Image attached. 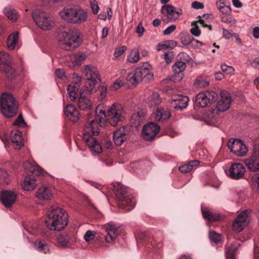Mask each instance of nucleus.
Listing matches in <instances>:
<instances>
[{"label":"nucleus","mask_w":259,"mask_h":259,"mask_svg":"<svg viewBox=\"0 0 259 259\" xmlns=\"http://www.w3.org/2000/svg\"><path fill=\"white\" fill-rule=\"evenodd\" d=\"M170 113L167 109L158 108L155 112V120L163 122L170 117Z\"/></svg>","instance_id":"25"},{"label":"nucleus","mask_w":259,"mask_h":259,"mask_svg":"<svg viewBox=\"0 0 259 259\" xmlns=\"http://www.w3.org/2000/svg\"><path fill=\"white\" fill-rule=\"evenodd\" d=\"M186 64L184 62L178 61L172 67V69L175 73L182 72L186 68Z\"/></svg>","instance_id":"39"},{"label":"nucleus","mask_w":259,"mask_h":259,"mask_svg":"<svg viewBox=\"0 0 259 259\" xmlns=\"http://www.w3.org/2000/svg\"><path fill=\"white\" fill-rule=\"evenodd\" d=\"M191 47L193 49H199L203 45V43L193 37Z\"/></svg>","instance_id":"56"},{"label":"nucleus","mask_w":259,"mask_h":259,"mask_svg":"<svg viewBox=\"0 0 259 259\" xmlns=\"http://www.w3.org/2000/svg\"><path fill=\"white\" fill-rule=\"evenodd\" d=\"M31 15L36 25L42 30H49L55 26V22L50 15L42 10L36 9Z\"/></svg>","instance_id":"8"},{"label":"nucleus","mask_w":259,"mask_h":259,"mask_svg":"<svg viewBox=\"0 0 259 259\" xmlns=\"http://www.w3.org/2000/svg\"><path fill=\"white\" fill-rule=\"evenodd\" d=\"M136 75H137L134 71L130 72L126 76L127 80L132 84H138L140 81Z\"/></svg>","instance_id":"44"},{"label":"nucleus","mask_w":259,"mask_h":259,"mask_svg":"<svg viewBox=\"0 0 259 259\" xmlns=\"http://www.w3.org/2000/svg\"><path fill=\"white\" fill-rule=\"evenodd\" d=\"M61 48L66 51H71L80 45V32L76 29H67L62 32L58 40Z\"/></svg>","instance_id":"4"},{"label":"nucleus","mask_w":259,"mask_h":259,"mask_svg":"<svg viewBox=\"0 0 259 259\" xmlns=\"http://www.w3.org/2000/svg\"><path fill=\"white\" fill-rule=\"evenodd\" d=\"M221 68L223 71L228 74H233L235 71L234 68L233 67L227 65L225 63H222L221 65Z\"/></svg>","instance_id":"47"},{"label":"nucleus","mask_w":259,"mask_h":259,"mask_svg":"<svg viewBox=\"0 0 259 259\" xmlns=\"http://www.w3.org/2000/svg\"><path fill=\"white\" fill-rule=\"evenodd\" d=\"M176 26L175 25H171L168 26L166 29L163 31L164 35H168L172 33L176 29Z\"/></svg>","instance_id":"60"},{"label":"nucleus","mask_w":259,"mask_h":259,"mask_svg":"<svg viewBox=\"0 0 259 259\" xmlns=\"http://www.w3.org/2000/svg\"><path fill=\"white\" fill-rule=\"evenodd\" d=\"M219 10L223 14L225 15L229 14L231 13V9L230 6L224 5L223 7H219Z\"/></svg>","instance_id":"54"},{"label":"nucleus","mask_w":259,"mask_h":259,"mask_svg":"<svg viewBox=\"0 0 259 259\" xmlns=\"http://www.w3.org/2000/svg\"><path fill=\"white\" fill-rule=\"evenodd\" d=\"M130 128L128 127L123 126L113 134V140L115 144L117 146H121L127 139V135L129 133Z\"/></svg>","instance_id":"18"},{"label":"nucleus","mask_w":259,"mask_h":259,"mask_svg":"<svg viewBox=\"0 0 259 259\" xmlns=\"http://www.w3.org/2000/svg\"><path fill=\"white\" fill-rule=\"evenodd\" d=\"M201 211L203 218L209 221H217L220 219L218 214L213 213L207 208H202Z\"/></svg>","instance_id":"30"},{"label":"nucleus","mask_w":259,"mask_h":259,"mask_svg":"<svg viewBox=\"0 0 259 259\" xmlns=\"http://www.w3.org/2000/svg\"><path fill=\"white\" fill-rule=\"evenodd\" d=\"M244 162L249 170L253 172L259 171V144L254 145L252 154Z\"/></svg>","instance_id":"13"},{"label":"nucleus","mask_w":259,"mask_h":259,"mask_svg":"<svg viewBox=\"0 0 259 259\" xmlns=\"http://www.w3.org/2000/svg\"><path fill=\"white\" fill-rule=\"evenodd\" d=\"M145 120V113L142 111H139L134 113L131 118V123L135 127L139 126Z\"/></svg>","instance_id":"28"},{"label":"nucleus","mask_w":259,"mask_h":259,"mask_svg":"<svg viewBox=\"0 0 259 259\" xmlns=\"http://www.w3.org/2000/svg\"><path fill=\"white\" fill-rule=\"evenodd\" d=\"M87 56L84 54L77 53L71 57V60L73 64L76 65L80 64L82 61L85 60Z\"/></svg>","instance_id":"41"},{"label":"nucleus","mask_w":259,"mask_h":259,"mask_svg":"<svg viewBox=\"0 0 259 259\" xmlns=\"http://www.w3.org/2000/svg\"><path fill=\"white\" fill-rule=\"evenodd\" d=\"M192 37L190 34H182L181 35L180 40L181 43L185 46H191Z\"/></svg>","instance_id":"43"},{"label":"nucleus","mask_w":259,"mask_h":259,"mask_svg":"<svg viewBox=\"0 0 259 259\" xmlns=\"http://www.w3.org/2000/svg\"><path fill=\"white\" fill-rule=\"evenodd\" d=\"M250 212V210H243L238 214L236 218L241 223L247 225L249 222L248 215Z\"/></svg>","instance_id":"38"},{"label":"nucleus","mask_w":259,"mask_h":259,"mask_svg":"<svg viewBox=\"0 0 259 259\" xmlns=\"http://www.w3.org/2000/svg\"><path fill=\"white\" fill-rule=\"evenodd\" d=\"M95 234V232L91 230H88L84 236V239L85 241L90 242L94 239Z\"/></svg>","instance_id":"49"},{"label":"nucleus","mask_w":259,"mask_h":259,"mask_svg":"<svg viewBox=\"0 0 259 259\" xmlns=\"http://www.w3.org/2000/svg\"><path fill=\"white\" fill-rule=\"evenodd\" d=\"M128 189L120 183L114 185V191L118 201L119 207L124 209L125 212L132 210L135 206V201L129 195Z\"/></svg>","instance_id":"5"},{"label":"nucleus","mask_w":259,"mask_h":259,"mask_svg":"<svg viewBox=\"0 0 259 259\" xmlns=\"http://www.w3.org/2000/svg\"><path fill=\"white\" fill-rule=\"evenodd\" d=\"M194 84L200 88H203L208 85V82L202 79H197Z\"/></svg>","instance_id":"53"},{"label":"nucleus","mask_w":259,"mask_h":259,"mask_svg":"<svg viewBox=\"0 0 259 259\" xmlns=\"http://www.w3.org/2000/svg\"><path fill=\"white\" fill-rule=\"evenodd\" d=\"M98 92L99 93V100H103L105 98L107 92V88L106 86L102 85L100 86L98 89Z\"/></svg>","instance_id":"48"},{"label":"nucleus","mask_w":259,"mask_h":259,"mask_svg":"<svg viewBox=\"0 0 259 259\" xmlns=\"http://www.w3.org/2000/svg\"><path fill=\"white\" fill-rule=\"evenodd\" d=\"M97 118L95 117L94 119L85 124L82 139L92 151L96 154H99L102 151V147L97 139L93 137L98 135L99 133L97 128Z\"/></svg>","instance_id":"3"},{"label":"nucleus","mask_w":259,"mask_h":259,"mask_svg":"<svg viewBox=\"0 0 259 259\" xmlns=\"http://www.w3.org/2000/svg\"><path fill=\"white\" fill-rule=\"evenodd\" d=\"M229 177L234 180H238L243 178L245 172V168L243 165L239 163H234L229 168Z\"/></svg>","instance_id":"20"},{"label":"nucleus","mask_w":259,"mask_h":259,"mask_svg":"<svg viewBox=\"0 0 259 259\" xmlns=\"http://www.w3.org/2000/svg\"><path fill=\"white\" fill-rule=\"evenodd\" d=\"M59 14L63 20L71 24H80L88 18V14L84 10L76 7L65 8Z\"/></svg>","instance_id":"7"},{"label":"nucleus","mask_w":259,"mask_h":259,"mask_svg":"<svg viewBox=\"0 0 259 259\" xmlns=\"http://www.w3.org/2000/svg\"><path fill=\"white\" fill-rule=\"evenodd\" d=\"M34 247L37 251L44 254H47L50 252L49 245L45 240H36L34 242Z\"/></svg>","instance_id":"27"},{"label":"nucleus","mask_w":259,"mask_h":259,"mask_svg":"<svg viewBox=\"0 0 259 259\" xmlns=\"http://www.w3.org/2000/svg\"><path fill=\"white\" fill-rule=\"evenodd\" d=\"M22 124H25L26 123L23 119L22 114H20L18 116L17 118L16 119V120L13 122V124L14 125L20 126Z\"/></svg>","instance_id":"58"},{"label":"nucleus","mask_w":259,"mask_h":259,"mask_svg":"<svg viewBox=\"0 0 259 259\" xmlns=\"http://www.w3.org/2000/svg\"><path fill=\"white\" fill-rule=\"evenodd\" d=\"M102 229L106 233L105 235V239L109 243L113 242L119 234L117 227L111 223L104 225Z\"/></svg>","instance_id":"15"},{"label":"nucleus","mask_w":259,"mask_h":259,"mask_svg":"<svg viewBox=\"0 0 259 259\" xmlns=\"http://www.w3.org/2000/svg\"><path fill=\"white\" fill-rule=\"evenodd\" d=\"M228 149L236 156L243 157L248 151L246 145L243 141L238 139H231L228 142Z\"/></svg>","instance_id":"12"},{"label":"nucleus","mask_w":259,"mask_h":259,"mask_svg":"<svg viewBox=\"0 0 259 259\" xmlns=\"http://www.w3.org/2000/svg\"><path fill=\"white\" fill-rule=\"evenodd\" d=\"M174 108L176 110L182 111L188 106L189 99L187 96L177 95L172 97Z\"/></svg>","instance_id":"21"},{"label":"nucleus","mask_w":259,"mask_h":259,"mask_svg":"<svg viewBox=\"0 0 259 259\" xmlns=\"http://www.w3.org/2000/svg\"><path fill=\"white\" fill-rule=\"evenodd\" d=\"M177 41L173 40H168L164 42L163 44H158L157 46V50H165L168 49H173L177 46Z\"/></svg>","instance_id":"33"},{"label":"nucleus","mask_w":259,"mask_h":259,"mask_svg":"<svg viewBox=\"0 0 259 259\" xmlns=\"http://www.w3.org/2000/svg\"><path fill=\"white\" fill-rule=\"evenodd\" d=\"M161 101V100L159 94L157 93H154L150 97L148 100V104L150 107L156 106L159 105Z\"/></svg>","instance_id":"37"},{"label":"nucleus","mask_w":259,"mask_h":259,"mask_svg":"<svg viewBox=\"0 0 259 259\" xmlns=\"http://www.w3.org/2000/svg\"><path fill=\"white\" fill-rule=\"evenodd\" d=\"M23 166L34 176H40L44 174L43 169L36 163L27 161L23 164Z\"/></svg>","instance_id":"24"},{"label":"nucleus","mask_w":259,"mask_h":259,"mask_svg":"<svg viewBox=\"0 0 259 259\" xmlns=\"http://www.w3.org/2000/svg\"><path fill=\"white\" fill-rule=\"evenodd\" d=\"M160 130V126L153 122H150L143 127L142 136L148 141L153 140Z\"/></svg>","instance_id":"14"},{"label":"nucleus","mask_w":259,"mask_h":259,"mask_svg":"<svg viewBox=\"0 0 259 259\" xmlns=\"http://www.w3.org/2000/svg\"><path fill=\"white\" fill-rule=\"evenodd\" d=\"M145 29L142 25V23L141 22H140V23H139V24H138V25L136 27V32L137 33H138L139 36L141 37V36L143 35V33L145 31Z\"/></svg>","instance_id":"57"},{"label":"nucleus","mask_w":259,"mask_h":259,"mask_svg":"<svg viewBox=\"0 0 259 259\" xmlns=\"http://www.w3.org/2000/svg\"><path fill=\"white\" fill-rule=\"evenodd\" d=\"M147 68L144 66H141L136 68L134 71L136 74L137 77L140 81L142 80V79L145 77L146 75V72H147Z\"/></svg>","instance_id":"40"},{"label":"nucleus","mask_w":259,"mask_h":259,"mask_svg":"<svg viewBox=\"0 0 259 259\" xmlns=\"http://www.w3.org/2000/svg\"><path fill=\"white\" fill-rule=\"evenodd\" d=\"M254 259H259V244L254 245Z\"/></svg>","instance_id":"64"},{"label":"nucleus","mask_w":259,"mask_h":259,"mask_svg":"<svg viewBox=\"0 0 259 259\" xmlns=\"http://www.w3.org/2000/svg\"><path fill=\"white\" fill-rule=\"evenodd\" d=\"M71 235L67 233H63L58 235L57 241L58 243L62 246H66L69 243Z\"/></svg>","instance_id":"35"},{"label":"nucleus","mask_w":259,"mask_h":259,"mask_svg":"<svg viewBox=\"0 0 259 259\" xmlns=\"http://www.w3.org/2000/svg\"><path fill=\"white\" fill-rule=\"evenodd\" d=\"M82 71L86 77V84L89 85L88 91L91 93L95 85L101 82L99 71L96 67L90 65L84 66Z\"/></svg>","instance_id":"10"},{"label":"nucleus","mask_w":259,"mask_h":259,"mask_svg":"<svg viewBox=\"0 0 259 259\" xmlns=\"http://www.w3.org/2000/svg\"><path fill=\"white\" fill-rule=\"evenodd\" d=\"M91 8L94 14H96L98 13L99 7L96 1H94L91 3Z\"/></svg>","instance_id":"61"},{"label":"nucleus","mask_w":259,"mask_h":259,"mask_svg":"<svg viewBox=\"0 0 259 259\" xmlns=\"http://www.w3.org/2000/svg\"><path fill=\"white\" fill-rule=\"evenodd\" d=\"M64 113L69 120L73 122H77L79 118L80 114L76 108L71 104L67 105L64 109Z\"/></svg>","instance_id":"23"},{"label":"nucleus","mask_w":259,"mask_h":259,"mask_svg":"<svg viewBox=\"0 0 259 259\" xmlns=\"http://www.w3.org/2000/svg\"><path fill=\"white\" fill-rule=\"evenodd\" d=\"M68 215L62 208L53 206L48 214L46 225L51 230L60 231L68 224Z\"/></svg>","instance_id":"2"},{"label":"nucleus","mask_w":259,"mask_h":259,"mask_svg":"<svg viewBox=\"0 0 259 259\" xmlns=\"http://www.w3.org/2000/svg\"><path fill=\"white\" fill-rule=\"evenodd\" d=\"M199 161L197 160H192L187 163H185L179 167V170L183 173H187L192 171L194 168L198 166Z\"/></svg>","instance_id":"31"},{"label":"nucleus","mask_w":259,"mask_h":259,"mask_svg":"<svg viewBox=\"0 0 259 259\" xmlns=\"http://www.w3.org/2000/svg\"><path fill=\"white\" fill-rule=\"evenodd\" d=\"M126 50V47L125 46H122L121 47L117 48L114 53V56L115 58H118L124 53Z\"/></svg>","instance_id":"52"},{"label":"nucleus","mask_w":259,"mask_h":259,"mask_svg":"<svg viewBox=\"0 0 259 259\" xmlns=\"http://www.w3.org/2000/svg\"><path fill=\"white\" fill-rule=\"evenodd\" d=\"M192 7L196 9H201L204 8V5L202 3L195 1L192 3Z\"/></svg>","instance_id":"63"},{"label":"nucleus","mask_w":259,"mask_h":259,"mask_svg":"<svg viewBox=\"0 0 259 259\" xmlns=\"http://www.w3.org/2000/svg\"><path fill=\"white\" fill-rule=\"evenodd\" d=\"M5 14L8 18L12 21H15L19 17V14L17 12L10 7H7L4 10Z\"/></svg>","instance_id":"34"},{"label":"nucleus","mask_w":259,"mask_h":259,"mask_svg":"<svg viewBox=\"0 0 259 259\" xmlns=\"http://www.w3.org/2000/svg\"><path fill=\"white\" fill-rule=\"evenodd\" d=\"M19 103L14 96L8 93H4L1 97V109L2 114L6 118H11L16 115Z\"/></svg>","instance_id":"6"},{"label":"nucleus","mask_w":259,"mask_h":259,"mask_svg":"<svg viewBox=\"0 0 259 259\" xmlns=\"http://www.w3.org/2000/svg\"><path fill=\"white\" fill-rule=\"evenodd\" d=\"M101 107L103 105H99L96 109L97 125L107 120L112 126H116L123 119V108L120 105L113 104L107 111L102 109Z\"/></svg>","instance_id":"1"},{"label":"nucleus","mask_w":259,"mask_h":259,"mask_svg":"<svg viewBox=\"0 0 259 259\" xmlns=\"http://www.w3.org/2000/svg\"><path fill=\"white\" fill-rule=\"evenodd\" d=\"M217 94L213 91H206L198 94L195 99L194 106L205 107L217 101Z\"/></svg>","instance_id":"11"},{"label":"nucleus","mask_w":259,"mask_h":259,"mask_svg":"<svg viewBox=\"0 0 259 259\" xmlns=\"http://www.w3.org/2000/svg\"><path fill=\"white\" fill-rule=\"evenodd\" d=\"M196 23V22H193L192 23V25H195V26L190 29V32L195 36H199L201 34V31Z\"/></svg>","instance_id":"50"},{"label":"nucleus","mask_w":259,"mask_h":259,"mask_svg":"<svg viewBox=\"0 0 259 259\" xmlns=\"http://www.w3.org/2000/svg\"><path fill=\"white\" fill-rule=\"evenodd\" d=\"M165 10L167 13V19L169 21H175L182 14V10L176 11L175 7L172 5H163L161 8V12Z\"/></svg>","instance_id":"22"},{"label":"nucleus","mask_w":259,"mask_h":259,"mask_svg":"<svg viewBox=\"0 0 259 259\" xmlns=\"http://www.w3.org/2000/svg\"><path fill=\"white\" fill-rule=\"evenodd\" d=\"M235 250L231 246L227 250L226 252L227 259H235L234 258Z\"/></svg>","instance_id":"59"},{"label":"nucleus","mask_w":259,"mask_h":259,"mask_svg":"<svg viewBox=\"0 0 259 259\" xmlns=\"http://www.w3.org/2000/svg\"><path fill=\"white\" fill-rule=\"evenodd\" d=\"M67 90L70 100L74 101L77 97L78 88L75 85L69 84L67 87Z\"/></svg>","instance_id":"36"},{"label":"nucleus","mask_w":259,"mask_h":259,"mask_svg":"<svg viewBox=\"0 0 259 259\" xmlns=\"http://www.w3.org/2000/svg\"><path fill=\"white\" fill-rule=\"evenodd\" d=\"M0 70L9 80L15 79L17 75V71L13 66L11 56L4 52H0Z\"/></svg>","instance_id":"9"},{"label":"nucleus","mask_w":259,"mask_h":259,"mask_svg":"<svg viewBox=\"0 0 259 259\" xmlns=\"http://www.w3.org/2000/svg\"><path fill=\"white\" fill-rule=\"evenodd\" d=\"M221 99L217 102L216 108L219 111L224 112L227 110L231 104V96L226 91H222L220 94Z\"/></svg>","instance_id":"17"},{"label":"nucleus","mask_w":259,"mask_h":259,"mask_svg":"<svg viewBox=\"0 0 259 259\" xmlns=\"http://www.w3.org/2000/svg\"><path fill=\"white\" fill-rule=\"evenodd\" d=\"M78 106L80 110H88L91 109L92 102L84 96L83 93H80L78 101Z\"/></svg>","instance_id":"26"},{"label":"nucleus","mask_w":259,"mask_h":259,"mask_svg":"<svg viewBox=\"0 0 259 259\" xmlns=\"http://www.w3.org/2000/svg\"><path fill=\"white\" fill-rule=\"evenodd\" d=\"M209 237L211 241L215 243H218L221 240V235L214 231L209 232Z\"/></svg>","instance_id":"46"},{"label":"nucleus","mask_w":259,"mask_h":259,"mask_svg":"<svg viewBox=\"0 0 259 259\" xmlns=\"http://www.w3.org/2000/svg\"><path fill=\"white\" fill-rule=\"evenodd\" d=\"M35 195L39 200H50L53 197L54 192L52 188L43 185L38 188Z\"/></svg>","instance_id":"19"},{"label":"nucleus","mask_w":259,"mask_h":259,"mask_svg":"<svg viewBox=\"0 0 259 259\" xmlns=\"http://www.w3.org/2000/svg\"><path fill=\"white\" fill-rule=\"evenodd\" d=\"M139 60V55L138 53L135 54L134 56L130 55L128 57V60L131 63H136L138 62Z\"/></svg>","instance_id":"62"},{"label":"nucleus","mask_w":259,"mask_h":259,"mask_svg":"<svg viewBox=\"0 0 259 259\" xmlns=\"http://www.w3.org/2000/svg\"><path fill=\"white\" fill-rule=\"evenodd\" d=\"M10 179L8 173L3 169H0V184L2 185H8Z\"/></svg>","instance_id":"42"},{"label":"nucleus","mask_w":259,"mask_h":259,"mask_svg":"<svg viewBox=\"0 0 259 259\" xmlns=\"http://www.w3.org/2000/svg\"><path fill=\"white\" fill-rule=\"evenodd\" d=\"M36 180L31 176H26L22 185L24 190L26 191H31L34 189L36 187Z\"/></svg>","instance_id":"29"},{"label":"nucleus","mask_w":259,"mask_h":259,"mask_svg":"<svg viewBox=\"0 0 259 259\" xmlns=\"http://www.w3.org/2000/svg\"><path fill=\"white\" fill-rule=\"evenodd\" d=\"M18 33L15 32L11 34L8 37L7 45L10 50L15 49L16 45L18 40Z\"/></svg>","instance_id":"32"},{"label":"nucleus","mask_w":259,"mask_h":259,"mask_svg":"<svg viewBox=\"0 0 259 259\" xmlns=\"http://www.w3.org/2000/svg\"><path fill=\"white\" fill-rule=\"evenodd\" d=\"M246 225L243 224L239 221L237 218L235 220L233 223L232 227L234 231L237 232H240L243 230Z\"/></svg>","instance_id":"45"},{"label":"nucleus","mask_w":259,"mask_h":259,"mask_svg":"<svg viewBox=\"0 0 259 259\" xmlns=\"http://www.w3.org/2000/svg\"><path fill=\"white\" fill-rule=\"evenodd\" d=\"M252 182L257 185L256 191L259 193V174H255L251 177Z\"/></svg>","instance_id":"55"},{"label":"nucleus","mask_w":259,"mask_h":259,"mask_svg":"<svg viewBox=\"0 0 259 259\" xmlns=\"http://www.w3.org/2000/svg\"><path fill=\"white\" fill-rule=\"evenodd\" d=\"M21 132H12L10 135V138L12 142L16 141L17 140H21Z\"/></svg>","instance_id":"51"},{"label":"nucleus","mask_w":259,"mask_h":259,"mask_svg":"<svg viewBox=\"0 0 259 259\" xmlns=\"http://www.w3.org/2000/svg\"><path fill=\"white\" fill-rule=\"evenodd\" d=\"M17 197V193L14 191L3 190L1 192V199L4 205L10 207L15 203Z\"/></svg>","instance_id":"16"}]
</instances>
